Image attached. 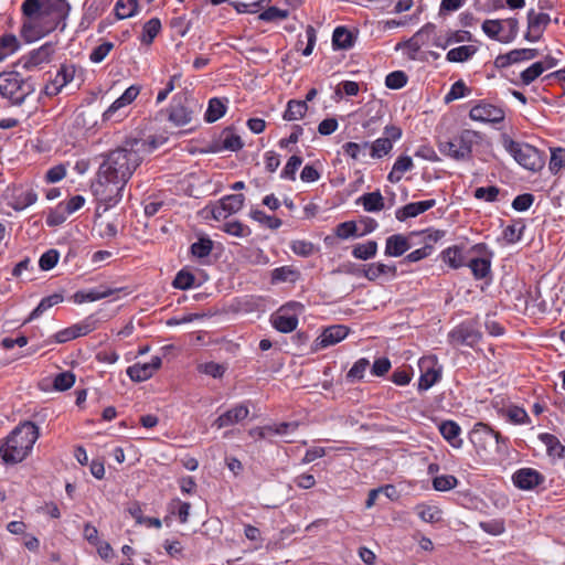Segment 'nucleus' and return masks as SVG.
Here are the masks:
<instances>
[{"mask_svg": "<svg viewBox=\"0 0 565 565\" xmlns=\"http://www.w3.org/2000/svg\"><path fill=\"white\" fill-rule=\"evenodd\" d=\"M436 30L435 24L426 23L411 39L416 41L419 47L428 44Z\"/></svg>", "mask_w": 565, "mask_h": 565, "instance_id": "e2e57ef3", "label": "nucleus"}, {"mask_svg": "<svg viewBox=\"0 0 565 565\" xmlns=\"http://www.w3.org/2000/svg\"><path fill=\"white\" fill-rule=\"evenodd\" d=\"M486 140L484 134L473 129H462L448 140H439L438 149L441 154L456 161H470L473 150Z\"/></svg>", "mask_w": 565, "mask_h": 565, "instance_id": "7ed1b4c3", "label": "nucleus"}, {"mask_svg": "<svg viewBox=\"0 0 565 565\" xmlns=\"http://www.w3.org/2000/svg\"><path fill=\"white\" fill-rule=\"evenodd\" d=\"M63 301V296L53 294L41 299L39 305L32 310L29 317L23 321V324L41 317L47 309Z\"/></svg>", "mask_w": 565, "mask_h": 565, "instance_id": "cd10ccee", "label": "nucleus"}, {"mask_svg": "<svg viewBox=\"0 0 565 565\" xmlns=\"http://www.w3.org/2000/svg\"><path fill=\"white\" fill-rule=\"evenodd\" d=\"M469 117L473 121L500 124L505 118V113L501 107L480 100L470 111Z\"/></svg>", "mask_w": 565, "mask_h": 565, "instance_id": "9d476101", "label": "nucleus"}, {"mask_svg": "<svg viewBox=\"0 0 565 565\" xmlns=\"http://www.w3.org/2000/svg\"><path fill=\"white\" fill-rule=\"evenodd\" d=\"M470 93L471 88H469L462 79H459L451 85L450 90L446 94L444 100L446 104H449L469 95Z\"/></svg>", "mask_w": 565, "mask_h": 565, "instance_id": "09e8293b", "label": "nucleus"}, {"mask_svg": "<svg viewBox=\"0 0 565 565\" xmlns=\"http://www.w3.org/2000/svg\"><path fill=\"white\" fill-rule=\"evenodd\" d=\"M222 230L235 237H247L250 235V228L237 220L228 221L223 224Z\"/></svg>", "mask_w": 565, "mask_h": 565, "instance_id": "de8ad7c7", "label": "nucleus"}, {"mask_svg": "<svg viewBox=\"0 0 565 565\" xmlns=\"http://www.w3.org/2000/svg\"><path fill=\"white\" fill-rule=\"evenodd\" d=\"M142 143H130L126 138L117 148L102 154L96 179L92 183V192L107 210L116 205L127 182L131 179L141 161L138 151Z\"/></svg>", "mask_w": 565, "mask_h": 565, "instance_id": "f257e3e1", "label": "nucleus"}, {"mask_svg": "<svg viewBox=\"0 0 565 565\" xmlns=\"http://www.w3.org/2000/svg\"><path fill=\"white\" fill-rule=\"evenodd\" d=\"M540 440L546 446L547 454L553 457L563 458L565 455V447L561 444L558 438L548 433L540 434Z\"/></svg>", "mask_w": 565, "mask_h": 565, "instance_id": "c9c22d12", "label": "nucleus"}, {"mask_svg": "<svg viewBox=\"0 0 565 565\" xmlns=\"http://www.w3.org/2000/svg\"><path fill=\"white\" fill-rule=\"evenodd\" d=\"M226 113V105L223 99L213 97L209 100L207 109L204 114V119L206 122H215L221 117H223Z\"/></svg>", "mask_w": 565, "mask_h": 565, "instance_id": "473e14b6", "label": "nucleus"}, {"mask_svg": "<svg viewBox=\"0 0 565 565\" xmlns=\"http://www.w3.org/2000/svg\"><path fill=\"white\" fill-rule=\"evenodd\" d=\"M34 92L32 77H24L17 71L0 73V96L11 106H21Z\"/></svg>", "mask_w": 565, "mask_h": 565, "instance_id": "20e7f679", "label": "nucleus"}, {"mask_svg": "<svg viewBox=\"0 0 565 565\" xmlns=\"http://www.w3.org/2000/svg\"><path fill=\"white\" fill-rule=\"evenodd\" d=\"M504 26V33L502 34V39H500L501 43H510L512 42L519 32V21L516 18H509L502 20Z\"/></svg>", "mask_w": 565, "mask_h": 565, "instance_id": "bf43d9fd", "label": "nucleus"}, {"mask_svg": "<svg viewBox=\"0 0 565 565\" xmlns=\"http://www.w3.org/2000/svg\"><path fill=\"white\" fill-rule=\"evenodd\" d=\"M36 200L38 195L33 190L22 191L21 193L14 196V204L12 205V207L15 211H21L34 204Z\"/></svg>", "mask_w": 565, "mask_h": 565, "instance_id": "603ef678", "label": "nucleus"}, {"mask_svg": "<svg viewBox=\"0 0 565 565\" xmlns=\"http://www.w3.org/2000/svg\"><path fill=\"white\" fill-rule=\"evenodd\" d=\"M469 258L470 257H467L463 254L462 248L459 246H451L443 252L444 262L447 263L454 269L467 266V262Z\"/></svg>", "mask_w": 565, "mask_h": 565, "instance_id": "bb28decb", "label": "nucleus"}, {"mask_svg": "<svg viewBox=\"0 0 565 565\" xmlns=\"http://www.w3.org/2000/svg\"><path fill=\"white\" fill-rule=\"evenodd\" d=\"M370 362L365 358L359 359L353 366L349 370L347 373V380L348 381H355V380H362L364 376V372L369 367Z\"/></svg>", "mask_w": 565, "mask_h": 565, "instance_id": "0e129e2a", "label": "nucleus"}, {"mask_svg": "<svg viewBox=\"0 0 565 565\" xmlns=\"http://www.w3.org/2000/svg\"><path fill=\"white\" fill-rule=\"evenodd\" d=\"M435 205L436 200L434 199L419 202H412L396 210L395 216L398 221L404 222L407 218L418 216L419 214L430 210Z\"/></svg>", "mask_w": 565, "mask_h": 565, "instance_id": "412c9836", "label": "nucleus"}, {"mask_svg": "<svg viewBox=\"0 0 565 565\" xmlns=\"http://www.w3.org/2000/svg\"><path fill=\"white\" fill-rule=\"evenodd\" d=\"M244 194H230L220 200V206L213 210L216 220L225 218L227 215L238 212L244 205Z\"/></svg>", "mask_w": 565, "mask_h": 565, "instance_id": "f3484780", "label": "nucleus"}, {"mask_svg": "<svg viewBox=\"0 0 565 565\" xmlns=\"http://www.w3.org/2000/svg\"><path fill=\"white\" fill-rule=\"evenodd\" d=\"M161 31V21L158 18H152L143 24L140 42L145 45H150L156 36Z\"/></svg>", "mask_w": 565, "mask_h": 565, "instance_id": "58836bf2", "label": "nucleus"}, {"mask_svg": "<svg viewBox=\"0 0 565 565\" xmlns=\"http://www.w3.org/2000/svg\"><path fill=\"white\" fill-rule=\"evenodd\" d=\"M292 253L300 257H310L319 252V247L305 239H295L290 243Z\"/></svg>", "mask_w": 565, "mask_h": 565, "instance_id": "a19ab883", "label": "nucleus"}, {"mask_svg": "<svg viewBox=\"0 0 565 565\" xmlns=\"http://www.w3.org/2000/svg\"><path fill=\"white\" fill-rule=\"evenodd\" d=\"M412 247L408 238L403 234H393L386 238L385 255L399 257Z\"/></svg>", "mask_w": 565, "mask_h": 565, "instance_id": "4be33fe9", "label": "nucleus"}, {"mask_svg": "<svg viewBox=\"0 0 565 565\" xmlns=\"http://www.w3.org/2000/svg\"><path fill=\"white\" fill-rule=\"evenodd\" d=\"M504 149L514 158V160L523 168L536 172L544 167L542 153L529 143L514 141L508 135L502 136Z\"/></svg>", "mask_w": 565, "mask_h": 565, "instance_id": "423d86ee", "label": "nucleus"}, {"mask_svg": "<svg viewBox=\"0 0 565 565\" xmlns=\"http://www.w3.org/2000/svg\"><path fill=\"white\" fill-rule=\"evenodd\" d=\"M366 212H380L384 209V199L380 191L365 193L356 200Z\"/></svg>", "mask_w": 565, "mask_h": 565, "instance_id": "c85d7f7f", "label": "nucleus"}, {"mask_svg": "<svg viewBox=\"0 0 565 565\" xmlns=\"http://www.w3.org/2000/svg\"><path fill=\"white\" fill-rule=\"evenodd\" d=\"M127 139L130 143H142V147H140V150L138 151L141 162L143 161L147 154L151 153L153 150H156L159 146H161L164 142V139L159 140L154 136H150L147 139L135 137H129Z\"/></svg>", "mask_w": 565, "mask_h": 565, "instance_id": "e433bc0d", "label": "nucleus"}, {"mask_svg": "<svg viewBox=\"0 0 565 565\" xmlns=\"http://www.w3.org/2000/svg\"><path fill=\"white\" fill-rule=\"evenodd\" d=\"M72 7L67 0H45L40 12L39 26L43 34L64 31Z\"/></svg>", "mask_w": 565, "mask_h": 565, "instance_id": "39448f33", "label": "nucleus"}, {"mask_svg": "<svg viewBox=\"0 0 565 565\" xmlns=\"http://www.w3.org/2000/svg\"><path fill=\"white\" fill-rule=\"evenodd\" d=\"M551 18L547 13H536L533 9L527 13V32L524 38L529 42H537L548 25Z\"/></svg>", "mask_w": 565, "mask_h": 565, "instance_id": "ddd939ff", "label": "nucleus"}, {"mask_svg": "<svg viewBox=\"0 0 565 565\" xmlns=\"http://www.w3.org/2000/svg\"><path fill=\"white\" fill-rule=\"evenodd\" d=\"M407 75L403 71H394L385 78L386 87L391 89H399L407 84Z\"/></svg>", "mask_w": 565, "mask_h": 565, "instance_id": "338daca9", "label": "nucleus"}, {"mask_svg": "<svg viewBox=\"0 0 565 565\" xmlns=\"http://www.w3.org/2000/svg\"><path fill=\"white\" fill-rule=\"evenodd\" d=\"M482 31L492 40L499 41L504 33L502 20H484L481 25Z\"/></svg>", "mask_w": 565, "mask_h": 565, "instance_id": "c03bdc74", "label": "nucleus"}, {"mask_svg": "<svg viewBox=\"0 0 565 565\" xmlns=\"http://www.w3.org/2000/svg\"><path fill=\"white\" fill-rule=\"evenodd\" d=\"M501 414L514 425L530 424L531 419L523 407L510 405L501 412Z\"/></svg>", "mask_w": 565, "mask_h": 565, "instance_id": "4c0bfd02", "label": "nucleus"}, {"mask_svg": "<svg viewBox=\"0 0 565 565\" xmlns=\"http://www.w3.org/2000/svg\"><path fill=\"white\" fill-rule=\"evenodd\" d=\"M115 289H111L106 286H99L96 288H92L89 290H79L74 295V299L76 302H92L96 300H100L107 298L115 294Z\"/></svg>", "mask_w": 565, "mask_h": 565, "instance_id": "393cba45", "label": "nucleus"}, {"mask_svg": "<svg viewBox=\"0 0 565 565\" xmlns=\"http://www.w3.org/2000/svg\"><path fill=\"white\" fill-rule=\"evenodd\" d=\"M377 253V243L375 241H367L363 244H356L352 248V256L356 259L367 260L375 257Z\"/></svg>", "mask_w": 565, "mask_h": 565, "instance_id": "ea45409f", "label": "nucleus"}, {"mask_svg": "<svg viewBox=\"0 0 565 565\" xmlns=\"http://www.w3.org/2000/svg\"><path fill=\"white\" fill-rule=\"evenodd\" d=\"M39 427L30 420L20 423L0 443V457L6 465L22 462L39 439Z\"/></svg>", "mask_w": 565, "mask_h": 565, "instance_id": "f03ea898", "label": "nucleus"}, {"mask_svg": "<svg viewBox=\"0 0 565 565\" xmlns=\"http://www.w3.org/2000/svg\"><path fill=\"white\" fill-rule=\"evenodd\" d=\"M441 436L454 447L461 448L462 439L460 438L461 428L454 420H444L439 425Z\"/></svg>", "mask_w": 565, "mask_h": 565, "instance_id": "b1692460", "label": "nucleus"}, {"mask_svg": "<svg viewBox=\"0 0 565 565\" xmlns=\"http://www.w3.org/2000/svg\"><path fill=\"white\" fill-rule=\"evenodd\" d=\"M162 360L160 356H152L148 363H136L127 369V375L134 382H143L150 379L160 369Z\"/></svg>", "mask_w": 565, "mask_h": 565, "instance_id": "2eb2a0df", "label": "nucleus"}, {"mask_svg": "<svg viewBox=\"0 0 565 565\" xmlns=\"http://www.w3.org/2000/svg\"><path fill=\"white\" fill-rule=\"evenodd\" d=\"M201 105L186 93L177 94L169 106V121L174 126L189 125L201 110Z\"/></svg>", "mask_w": 565, "mask_h": 565, "instance_id": "0eeeda50", "label": "nucleus"}, {"mask_svg": "<svg viewBox=\"0 0 565 565\" xmlns=\"http://www.w3.org/2000/svg\"><path fill=\"white\" fill-rule=\"evenodd\" d=\"M249 414L247 406L238 404L231 409L220 415L213 423V426L221 429L227 426H232L245 419Z\"/></svg>", "mask_w": 565, "mask_h": 565, "instance_id": "6ab92c4d", "label": "nucleus"}, {"mask_svg": "<svg viewBox=\"0 0 565 565\" xmlns=\"http://www.w3.org/2000/svg\"><path fill=\"white\" fill-rule=\"evenodd\" d=\"M458 479L452 475H441L433 479V488L436 491H449L457 487Z\"/></svg>", "mask_w": 565, "mask_h": 565, "instance_id": "864d4df0", "label": "nucleus"}, {"mask_svg": "<svg viewBox=\"0 0 565 565\" xmlns=\"http://www.w3.org/2000/svg\"><path fill=\"white\" fill-rule=\"evenodd\" d=\"M270 322L277 331L289 333L296 330L298 317L295 313H290L289 309L284 306L270 317Z\"/></svg>", "mask_w": 565, "mask_h": 565, "instance_id": "a211bd4d", "label": "nucleus"}, {"mask_svg": "<svg viewBox=\"0 0 565 565\" xmlns=\"http://www.w3.org/2000/svg\"><path fill=\"white\" fill-rule=\"evenodd\" d=\"M480 529L493 536H498L504 533L505 522L503 519H492L489 521H481L479 523Z\"/></svg>", "mask_w": 565, "mask_h": 565, "instance_id": "13d9d810", "label": "nucleus"}, {"mask_svg": "<svg viewBox=\"0 0 565 565\" xmlns=\"http://www.w3.org/2000/svg\"><path fill=\"white\" fill-rule=\"evenodd\" d=\"M300 277V273L295 269L292 266H281L277 267L271 271L270 280L271 284H279V282H295Z\"/></svg>", "mask_w": 565, "mask_h": 565, "instance_id": "c756f323", "label": "nucleus"}, {"mask_svg": "<svg viewBox=\"0 0 565 565\" xmlns=\"http://www.w3.org/2000/svg\"><path fill=\"white\" fill-rule=\"evenodd\" d=\"M138 11V0H117L115 4V15L118 20L131 18L136 15Z\"/></svg>", "mask_w": 565, "mask_h": 565, "instance_id": "72a5a7b5", "label": "nucleus"}, {"mask_svg": "<svg viewBox=\"0 0 565 565\" xmlns=\"http://www.w3.org/2000/svg\"><path fill=\"white\" fill-rule=\"evenodd\" d=\"M543 74V67L540 63L535 62L520 74V82L522 85L527 86L532 84L537 77Z\"/></svg>", "mask_w": 565, "mask_h": 565, "instance_id": "052dcab7", "label": "nucleus"}, {"mask_svg": "<svg viewBox=\"0 0 565 565\" xmlns=\"http://www.w3.org/2000/svg\"><path fill=\"white\" fill-rule=\"evenodd\" d=\"M194 282H195V276L185 269H181L175 275L172 286L180 290H186V289H190L191 287H193Z\"/></svg>", "mask_w": 565, "mask_h": 565, "instance_id": "6e6d98bb", "label": "nucleus"}, {"mask_svg": "<svg viewBox=\"0 0 565 565\" xmlns=\"http://www.w3.org/2000/svg\"><path fill=\"white\" fill-rule=\"evenodd\" d=\"M250 217L260 224L266 225L270 230H277L281 226L282 221L276 216L267 215L265 212L260 210H255L250 212Z\"/></svg>", "mask_w": 565, "mask_h": 565, "instance_id": "4d7b16f0", "label": "nucleus"}, {"mask_svg": "<svg viewBox=\"0 0 565 565\" xmlns=\"http://www.w3.org/2000/svg\"><path fill=\"white\" fill-rule=\"evenodd\" d=\"M469 252L478 254V256L470 257L467 262V266L471 269L475 279L486 278L491 271L493 252L484 243L475 244Z\"/></svg>", "mask_w": 565, "mask_h": 565, "instance_id": "1a4fd4ad", "label": "nucleus"}, {"mask_svg": "<svg viewBox=\"0 0 565 565\" xmlns=\"http://www.w3.org/2000/svg\"><path fill=\"white\" fill-rule=\"evenodd\" d=\"M212 249H213V242L209 237H200L190 247V252H191L192 256L196 257L199 259L209 257Z\"/></svg>", "mask_w": 565, "mask_h": 565, "instance_id": "79ce46f5", "label": "nucleus"}, {"mask_svg": "<svg viewBox=\"0 0 565 565\" xmlns=\"http://www.w3.org/2000/svg\"><path fill=\"white\" fill-rule=\"evenodd\" d=\"M349 333V329L345 326H331L326 328L322 333L315 340L312 344L313 351L334 345L345 339Z\"/></svg>", "mask_w": 565, "mask_h": 565, "instance_id": "4468645a", "label": "nucleus"}, {"mask_svg": "<svg viewBox=\"0 0 565 565\" xmlns=\"http://www.w3.org/2000/svg\"><path fill=\"white\" fill-rule=\"evenodd\" d=\"M302 164V158L300 156L294 154L291 156L287 163L285 164L284 169L280 172V178L285 180L295 181L296 180V172L299 169V167Z\"/></svg>", "mask_w": 565, "mask_h": 565, "instance_id": "3c124183", "label": "nucleus"}, {"mask_svg": "<svg viewBox=\"0 0 565 565\" xmlns=\"http://www.w3.org/2000/svg\"><path fill=\"white\" fill-rule=\"evenodd\" d=\"M20 49L18 38L12 33L0 36V63Z\"/></svg>", "mask_w": 565, "mask_h": 565, "instance_id": "2f4dec72", "label": "nucleus"}, {"mask_svg": "<svg viewBox=\"0 0 565 565\" xmlns=\"http://www.w3.org/2000/svg\"><path fill=\"white\" fill-rule=\"evenodd\" d=\"M436 358H423L419 360L420 376L418 380V391H427L435 385L441 377V367H436Z\"/></svg>", "mask_w": 565, "mask_h": 565, "instance_id": "9b49d317", "label": "nucleus"}, {"mask_svg": "<svg viewBox=\"0 0 565 565\" xmlns=\"http://www.w3.org/2000/svg\"><path fill=\"white\" fill-rule=\"evenodd\" d=\"M362 275L371 281L376 280L381 276H390V277L394 278L397 276V268L395 265L372 263V264L364 265Z\"/></svg>", "mask_w": 565, "mask_h": 565, "instance_id": "5701e85b", "label": "nucleus"}, {"mask_svg": "<svg viewBox=\"0 0 565 565\" xmlns=\"http://www.w3.org/2000/svg\"><path fill=\"white\" fill-rule=\"evenodd\" d=\"M565 168V149L556 148L551 152L550 170L556 174Z\"/></svg>", "mask_w": 565, "mask_h": 565, "instance_id": "774afa93", "label": "nucleus"}, {"mask_svg": "<svg viewBox=\"0 0 565 565\" xmlns=\"http://www.w3.org/2000/svg\"><path fill=\"white\" fill-rule=\"evenodd\" d=\"M288 17V10L279 9L277 7H269L258 15V19L265 22H273L276 20L287 19Z\"/></svg>", "mask_w": 565, "mask_h": 565, "instance_id": "69168bd1", "label": "nucleus"}, {"mask_svg": "<svg viewBox=\"0 0 565 565\" xmlns=\"http://www.w3.org/2000/svg\"><path fill=\"white\" fill-rule=\"evenodd\" d=\"M513 483L521 490H532L544 481V477L535 469L522 468L512 476Z\"/></svg>", "mask_w": 565, "mask_h": 565, "instance_id": "dca6fc26", "label": "nucleus"}, {"mask_svg": "<svg viewBox=\"0 0 565 565\" xmlns=\"http://www.w3.org/2000/svg\"><path fill=\"white\" fill-rule=\"evenodd\" d=\"M525 225L522 222L508 225L503 232V238L508 244H515L521 241Z\"/></svg>", "mask_w": 565, "mask_h": 565, "instance_id": "8fccbe9b", "label": "nucleus"}, {"mask_svg": "<svg viewBox=\"0 0 565 565\" xmlns=\"http://www.w3.org/2000/svg\"><path fill=\"white\" fill-rule=\"evenodd\" d=\"M54 52V45L52 43H45L39 49L32 50L26 55L22 56L19 62L22 64L23 68L30 71L41 64L49 63Z\"/></svg>", "mask_w": 565, "mask_h": 565, "instance_id": "f8f14e48", "label": "nucleus"}, {"mask_svg": "<svg viewBox=\"0 0 565 565\" xmlns=\"http://www.w3.org/2000/svg\"><path fill=\"white\" fill-rule=\"evenodd\" d=\"M419 519L427 523H436L441 520V511L434 505L418 504L415 508Z\"/></svg>", "mask_w": 565, "mask_h": 565, "instance_id": "37998d69", "label": "nucleus"}, {"mask_svg": "<svg viewBox=\"0 0 565 565\" xmlns=\"http://www.w3.org/2000/svg\"><path fill=\"white\" fill-rule=\"evenodd\" d=\"M473 45H461L448 51L446 60L451 63H462L470 60L477 52Z\"/></svg>", "mask_w": 565, "mask_h": 565, "instance_id": "f704fd0d", "label": "nucleus"}, {"mask_svg": "<svg viewBox=\"0 0 565 565\" xmlns=\"http://www.w3.org/2000/svg\"><path fill=\"white\" fill-rule=\"evenodd\" d=\"M75 66L73 64H62L57 70L53 81L60 88H63L74 79Z\"/></svg>", "mask_w": 565, "mask_h": 565, "instance_id": "a18cd8bd", "label": "nucleus"}, {"mask_svg": "<svg viewBox=\"0 0 565 565\" xmlns=\"http://www.w3.org/2000/svg\"><path fill=\"white\" fill-rule=\"evenodd\" d=\"M97 319L94 316L86 317L83 321L72 326L75 337H84L97 329Z\"/></svg>", "mask_w": 565, "mask_h": 565, "instance_id": "5fc2aeb1", "label": "nucleus"}, {"mask_svg": "<svg viewBox=\"0 0 565 565\" xmlns=\"http://www.w3.org/2000/svg\"><path fill=\"white\" fill-rule=\"evenodd\" d=\"M482 333L477 320L469 319L460 322L448 333V342L454 345H466L473 348L480 342Z\"/></svg>", "mask_w": 565, "mask_h": 565, "instance_id": "6e6552de", "label": "nucleus"}, {"mask_svg": "<svg viewBox=\"0 0 565 565\" xmlns=\"http://www.w3.org/2000/svg\"><path fill=\"white\" fill-rule=\"evenodd\" d=\"M393 148V143L388 141V139L377 138L372 145H371V157L375 159H380L384 156H386Z\"/></svg>", "mask_w": 565, "mask_h": 565, "instance_id": "680f3d73", "label": "nucleus"}, {"mask_svg": "<svg viewBox=\"0 0 565 565\" xmlns=\"http://www.w3.org/2000/svg\"><path fill=\"white\" fill-rule=\"evenodd\" d=\"M308 105L306 104V100L291 99L287 103L282 118L287 121L298 120L306 115Z\"/></svg>", "mask_w": 565, "mask_h": 565, "instance_id": "7c9ffc66", "label": "nucleus"}, {"mask_svg": "<svg viewBox=\"0 0 565 565\" xmlns=\"http://www.w3.org/2000/svg\"><path fill=\"white\" fill-rule=\"evenodd\" d=\"M356 36L345 26H337L332 34V45L337 50H349L354 45Z\"/></svg>", "mask_w": 565, "mask_h": 565, "instance_id": "a878e982", "label": "nucleus"}, {"mask_svg": "<svg viewBox=\"0 0 565 565\" xmlns=\"http://www.w3.org/2000/svg\"><path fill=\"white\" fill-rule=\"evenodd\" d=\"M494 429L488 424L477 423L469 433V440L477 449H487V446L493 440Z\"/></svg>", "mask_w": 565, "mask_h": 565, "instance_id": "aec40b11", "label": "nucleus"}, {"mask_svg": "<svg viewBox=\"0 0 565 565\" xmlns=\"http://www.w3.org/2000/svg\"><path fill=\"white\" fill-rule=\"evenodd\" d=\"M124 102L118 97L103 114V121H121L125 114L120 110L127 107Z\"/></svg>", "mask_w": 565, "mask_h": 565, "instance_id": "49530a36", "label": "nucleus"}]
</instances>
